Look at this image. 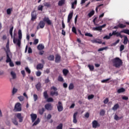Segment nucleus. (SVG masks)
I'll return each mask as SVG.
<instances>
[{"label": "nucleus", "instance_id": "obj_1", "mask_svg": "<svg viewBox=\"0 0 129 129\" xmlns=\"http://www.w3.org/2000/svg\"><path fill=\"white\" fill-rule=\"evenodd\" d=\"M16 34L14 33V36H15ZM23 35L22 34V30H19L18 31V39H17L15 36L13 37V43L14 44H17L18 47H21V41L22 40V38Z\"/></svg>", "mask_w": 129, "mask_h": 129}, {"label": "nucleus", "instance_id": "obj_2", "mask_svg": "<svg viewBox=\"0 0 129 129\" xmlns=\"http://www.w3.org/2000/svg\"><path fill=\"white\" fill-rule=\"evenodd\" d=\"M113 66L116 68H119L122 65V60L119 57H116L112 60Z\"/></svg>", "mask_w": 129, "mask_h": 129}, {"label": "nucleus", "instance_id": "obj_3", "mask_svg": "<svg viewBox=\"0 0 129 129\" xmlns=\"http://www.w3.org/2000/svg\"><path fill=\"white\" fill-rule=\"evenodd\" d=\"M121 33H123L124 34H127V35H129V30L124 29L123 30H121L120 32L114 31L113 32V35H114V36H116V37H119V36H120V34H121Z\"/></svg>", "mask_w": 129, "mask_h": 129}, {"label": "nucleus", "instance_id": "obj_4", "mask_svg": "<svg viewBox=\"0 0 129 129\" xmlns=\"http://www.w3.org/2000/svg\"><path fill=\"white\" fill-rule=\"evenodd\" d=\"M51 90H53V91L50 92V95L51 96H54L55 95V96H58V92L57 91V88L55 87L54 86H52L51 88Z\"/></svg>", "mask_w": 129, "mask_h": 129}, {"label": "nucleus", "instance_id": "obj_5", "mask_svg": "<svg viewBox=\"0 0 129 129\" xmlns=\"http://www.w3.org/2000/svg\"><path fill=\"white\" fill-rule=\"evenodd\" d=\"M10 56H12V55H8L7 54L6 62L7 63L10 62V66L11 67H14L15 64H14V63L12 61V59H11Z\"/></svg>", "mask_w": 129, "mask_h": 129}, {"label": "nucleus", "instance_id": "obj_6", "mask_svg": "<svg viewBox=\"0 0 129 129\" xmlns=\"http://www.w3.org/2000/svg\"><path fill=\"white\" fill-rule=\"evenodd\" d=\"M57 108L59 112L63 111V104H62V102H61V101H58V105L57 106Z\"/></svg>", "mask_w": 129, "mask_h": 129}, {"label": "nucleus", "instance_id": "obj_7", "mask_svg": "<svg viewBox=\"0 0 129 129\" xmlns=\"http://www.w3.org/2000/svg\"><path fill=\"white\" fill-rule=\"evenodd\" d=\"M92 124L93 128H96V127H99V126H100V124H99L96 120H93Z\"/></svg>", "mask_w": 129, "mask_h": 129}, {"label": "nucleus", "instance_id": "obj_8", "mask_svg": "<svg viewBox=\"0 0 129 129\" xmlns=\"http://www.w3.org/2000/svg\"><path fill=\"white\" fill-rule=\"evenodd\" d=\"M14 109L16 111H21L22 107L21 106V103H17L15 106Z\"/></svg>", "mask_w": 129, "mask_h": 129}, {"label": "nucleus", "instance_id": "obj_9", "mask_svg": "<svg viewBox=\"0 0 129 129\" xmlns=\"http://www.w3.org/2000/svg\"><path fill=\"white\" fill-rule=\"evenodd\" d=\"M16 116L19 119V122H23V119H24V117L22 116V114L21 113H18L16 114Z\"/></svg>", "mask_w": 129, "mask_h": 129}, {"label": "nucleus", "instance_id": "obj_10", "mask_svg": "<svg viewBox=\"0 0 129 129\" xmlns=\"http://www.w3.org/2000/svg\"><path fill=\"white\" fill-rule=\"evenodd\" d=\"M44 107L47 110H52V109H53V107L52 106V104H51V103L46 104Z\"/></svg>", "mask_w": 129, "mask_h": 129}, {"label": "nucleus", "instance_id": "obj_11", "mask_svg": "<svg viewBox=\"0 0 129 129\" xmlns=\"http://www.w3.org/2000/svg\"><path fill=\"white\" fill-rule=\"evenodd\" d=\"M55 63H60L61 62V55L58 54L55 55Z\"/></svg>", "mask_w": 129, "mask_h": 129}, {"label": "nucleus", "instance_id": "obj_12", "mask_svg": "<svg viewBox=\"0 0 129 129\" xmlns=\"http://www.w3.org/2000/svg\"><path fill=\"white\" fill-rule=\"evenodd\" d=\"M37 19V13L35 11H33L31 13V21L33 22Z\"/></svg>", "mask_w": 129, "mask_h": 129}, {"label": "nucleus", "instance_id": "obj_13", "mask_svg": "<svg viewBox=\"0 0 129 129\" xmlns=\"http://www.w3.org/2000/svg\"><path fill=\"white\" fill-rule=\"evenodd\" d=\"M7 50H6V53L7 56H12V53H11V50H10V45H6Z\"/></svg>", "mask_w": 129, "mask_h": 129}, {"label": "nucleus", "instance_id": "obj_14", "mask_svg": "<svg viewBox=\"0 0 129 129\" xmlns=\"http://www.w3.org/2000/svg\"><path fill=\"white\" fill-rule=\"evenodd\" d=\"M77 114H78V112H76L74 113L73 115V122L74 123H77V119L76 118V117L77 116Z\"/></svg>", "mask_w": 129, "mask_h": 129}, {"label": "nucleus", "instance_id": "obj_15", "mask_svg": "<svg viewBox=\"0 0 129 129\" xmlns=\"http://www.w3.org/2000/svg\"><path fill=\"white\" fill-rule=\"evenodd\" d=\"M31 117L32 122H34L37 119V114L32 113L30 115Z\"/></svg>", "mask_w": 129, "mask_h": 129}, {"label": "nucleus", "instance_id": "obj_16", "mask_svg": "<svg viewBox=\"0 0 129 129\" xmlns=\"http://www.w3.org/2000/svg\"><path fill=\"white\" fill-rule=\"evenodd\" d=\"M45 111L46 110L45 109V108L42 107V108L38 109V112L40 115H43V114H44V112H45Z\"/></svg>", "mask_w": 129, "mask_h": 129}, {"label": "nucleus", "instance_id": "obj_17", "mask_svg": "<svg viewBox=\"0 0 129 129\" xmlns=\"http://www.w3.org/2000/svg\"><path fill=\"white\" fill-rule=\"evenodd\" d=\"M43 22H46L47 24L48 25H52V22H51V20L49 19V18L48 17H44L43 19Z\"/></svg>", "mask_w": 129, "mask_h": 129}, {"label": "nucleus", "instance_id": "obj_18", "mask_svg": "<svg viewBox=\"0 0 129 129\" xmlns=\"http://www.w3.org/2000/svg\"><path fill=\"white\" fill-rule=\"evenodd\" d=\"M35 87L37 91H40L41 90V88H42V84L41 83H38L35 85Z\"/></svg>", "mask_w": 129, "mask_h": 129}, {"label": "nucleus", "instance_id": "obj_19", "mask_svg": "<svg viewBox=\"0 0 129 129\" xmlns=\"http://www.w3.org/2000/svg\"><path fill=\"white\" fill-rule=\"evenodd\" d=\"M73 17V12L70 13L68 16V23H70V21Z\"/></svg>", "mask_w": 129, "mask_h": 129}, {"label": "nucleus", "instance_id": "obj_20", "mask_svg": "<svg viewBox=\"0 0 129 129\" xmlns=\"http://www.w3.org/2000/svg\"><path fill=\"white\" fill-rule=\"evenodd\" d=\"M92 43H98V44H101L102 43V42L99 40V39H93L91 40Z\"/></svg>", "mask_w": 129, "mask_h": 129}, {"label": "nucleus", "instance_id": "obj_21", "mask_svg": "<svg viewBox=\"0 0 129 129\" xmlns=\"http://www.w3.org/2000/svg\"><path fill=\"white\" fill-rule=\"evenodd\" d=\"M54 59H55V56L53 54H50L47 56V59L49 61H54Z\"/></svg>", "mask_w": 129, "mask_h": 129}, {"label": "nucleus", "instance_id": "obj_22", "mask_svg": "<svg viewBox=\"0 0 129 129\" xmlns=\"http://www.w3.org/2000/svg\"><path fill=\"white\" fill-rule=\"evenodd\" d=\"M38 26H39V28H40V29H43L44 27H45V22L43 21H41L39 22Z\"/></svg>", "mask_w": 129, "mask_h": 129}, {"label": "nucleus", "instance_id": "obj_23", "mask_svg": "<svg viewBox=\"0 0 129 129\" xmlns=\"http://www.w3.org/2000/svg\"><path fill=\"white\" fill-rule=\"evenodd\" d=\"M66 2V0H60L58 3V6H59V7H62L63 5H65Z\"/></svg>", "mask_w": 129, "mask_h": 129}, {"label": "nucleus", "instance_id": "obj_24", "mask_svg": "<svg viewBox=\"0 0 129 129\" xmlns=\"http://www.w3.org/2000/svg\"><path fill=\"white\" fill-rule=\"evenodd\" d=\"M124 40H123V44L124 45H126L127 44V42H128V38H127V36L124 35Z\"/></svg>", "mask_w": 129, "mask_h": 129}, {"label": "nucleus", "instance_id": "obj_25", "mask_svg": "<svg viewBox=\"0 0 129 129\" xmlns=\"http://www.w3.org/2000/svg\"><path fill=\"white\" fill-rule=\"evenodd\" d=\"M45 48V46L42 44H39L37 46V49L38 50H43V49Z\"/></svg>", "mask_w": 129, "mask_h": 129}, {"label": "nucleus", "instance_id": "obj_26", "mask_svg": "<svg viewBox=\"0 0 129 129\" xmlns=\"http://www.w3.org/2000/svg\"><path fill=\"white\" fill-rule=\"evenodd\" d=\"M62 73L64 76H67L68 73H69V70L64 69L62 70Z\"/></svg>", "mask_w": 129, "mask_h": 129}, {"label": "nucleus", "instance_id": "obj_27", "mask_svg": "<svg viewBox=\"0 0 129 129\" xmlns=\"http://www.w3.org/2000/svg\"><path fill=\"white\" fill-rule=\"evenodd\" d=\"M11 75L13 79H16V78H17V74H16V73H15V72L12 71L11 72Z\"/></svg>", "mask_w": 129, "mask_h": 129}, {"label": "nucleus", "instance_id": "obj_28", "mask_svg": "<svg viewBox=\"0 0 129 129\" xmlns=\"http://www.w3.org/2000/svg\"><path fill=\"white\" fill-rule=\"evenodd\" d=\"M36 68L37 70L43 69V68H44V65L42 63H39L37 65Z\"/></svg>", "mask_w": 129, "mask_h": 129}, {"label": "nucleus", "instance_id": "obj_29", "mask_svg": "<svg viewBox=\"0 0 129 129\" xmlns=\"http://www.w3.org/2000/svg\"><path fill=\"white\" fill-rule=\"evenodd\" d=\"M119 108V105L118 104H116L112 107V109L113 110H117Z\"/></svg>", "mask_w": 129, "mask_h": 129}, {"label": "nucleus", "instance_id": "obj_30", "mask_svg": "<svg viewBox=\"0 0 129 129\" xmlns=\"http://www.w3.org/2000/svg\"><path fill=\"white\" fill-rule=\"evenodd\" d=\"M39 122H40V118H38L36 121H34V123L33 124L32 126L37 125V124H39Z\"/></svg>", "mask_w": 129, "mask_h": 129}, {"label": "nucleus", "instance_id": "obj_31", "mask_svg": "<svg viewBox=\"0 0 129 129\" xmlns=\"http://www.w3.org/2000/svg\"><path fill=\"white\" fill-rule=\"evenodd\" d=\"M125 91V89L123 88H121L117 90V92L118 93H122V92H124Z\"/></svg>", "mask_w": 129, "mask_h": 129}, {"label": "nucleus", "instance_id": "obj_32", "mask_svg": "<svg viewBox=\"0 0 129 129\" xmlns=\"http://www.w3.org/2000/svg\"><path fill=\"white\" fill-rule=\"evenodd\" d=\"M94 14H95V12L94 11V10H92L88 14V16L89 18H91V17H92V16H93Z\"/></svg>", "mask_w": 129, "mask_h": 129}, {"label": "nucleus", "instance_id": "obj_33", "mask_svg": "<svg viewBox=\"0 0 129 129\" xmlns=\"http://www.w3.org/2000/svg\"><path fill=\"white\" fill-rule=\"evenodd\" d=\"M77 5V0H75L74 2H73L72 4V9L74 10L75 9V7L74 6H76Z\"/></svg>", "mask_w": 129, "mask_h": 129}, {"label": "nucleus", "instance_id": "obj_34", "mask_svg": "<svg viewBox=\"0 0 129 129\" xmlns=\"http://www.w3.org/2000/svg\"><path fill=\"white\" fill-rule=\"evenodd\" d=\"M43 96L45 98V99H47L49 97V96L48 95V93L47 92V91H45L43 93Z\"/></svg>", "mask_w": 129, "mask_h": 129}, {"label": "nucleus", "instance_id": "obj_35", "mask_svg": "<svg viewBox=\"0 0 129 129\" xmlns=\"http://www.w3.org/2000/svg\"><path fill=\"white\" fill-rule=\"evenodd\" d=\"M88 67L91 71H93L94 70V66L93 65L88 64Z\"/></svg>", "mask_w": 129, "mask_h": 129}, {"label": "nucleus", "instance_id": "obj_36", "mask_svg": "<svg viewBox=\"0 0 129 129\" xmlns=\"http://www.w3.org/2000/svg\"><path fill=\"white\" fill-rule=\"evenodd\" d=\"M93 31H101V29L100 28V26H98L96 27L93 28Z\"/></svg>", "mask_w": 129, "mask_h": 129}, {"label": "nucleus", "instance_id": "obj_37", "mask_svg": "<svg viewBox=\"0 0 129 129\" xmlns=\"http://www.w3.org/2000/svg\"><path fill=\"white\" fill-rule=\"evenodd\" d=\"M43 5L44 7H47V8H50V7H51V4H50V3L45 2L43 3Z\"/></svg>", "mask_w": 129, "mask_h": 129}, {"label": "nucleus", "instance_id": "obj_38", "mask_svg": "<svg viewBox=\"0 0 129 129\" xmlns=\"http://www.w3.org/2000/svg\"><path fill=\"white\" fill-rule=\"evenodd\" d=\"M74 85L73 83H71L69 87V90H72V89H74Z\"/></svg>", "mask_w": 129, "mask_h": 129}, {"label": "nucleus", "instance_id": "obj_39", "mask_svg": "<svg viewBox=\"0 0 129 129\" xmlns=\"http://www.w3.org/2000/svg\"><path fill=\"white\" fill-rule=\"evenodd\" d=\"M120 40L117 39L115 42L113 43L111 45V46H116L118 43H119V41Z\"/></svg>", "mask_w": 129, "mask_h": 129}, {"label": "nucleus", "instance_id": "obj_40", "mask_svg": "<svg viewBox=\"0 0 129 129\" xmlns=\"http://www.w3.org/2000/svg\"><path fill=\"white\" fill-rule=\"evenodd\" d=\"M72 31L73 33H74V34H75L76 35H77V31L76 30V28H75V27L74 26L72 27Z\"/></svg>", "mask_w": 129, "mask_h": 129}, {"label": "nucleus", "instance_id": "obj_41", "mask_svg": "<svg viewBox=\"0 0 129 129\" xmlns=\"http://www.w3.org/2000/svg\"><path fill=\"white\" fill-rule=\"evenodd\" d=\"M12 122L15 125H18V124H19V123H18V121H17V119H13Z\"/></svg>", "mask_w": 129, "mask_h": 129}, {"label": "nucleus", "instance_id": "obj_42", "mask_svg": "<svg viewBox=\"0 0 129 129\" xmlns=\"http://www.w3.org/2000/svg\"><path fill=\"white\" fill-rule=\"evenodd\" d=\"M12 11H13V9L9 8L7 10V13L8 15H11L12 13Z\"/></svg>", "mask_w": 129, "mask_h": 129}, {"label": "nucleus", "instance_id": "obj_43", "mask_svg": "<svg viewBox=\"0 0 129 129\" xmlns=\"http://www.w3.org/2000/svg\"><path fill=\"white\" fill-rule=\"evenodd\" d=\"M58 81H59L60 82H63L64 81L63 77H62L60 76H59L58 77Z\"/></svg>", "mask_w": 129, "mask_h": 129}, {"label": "nucleus", "instance_id": "obj_44", "mask_svg": "<svg viewBox=\"0 0 129 129\" xmlns=\"http://www.w3.org/2000/svg\"><path fill=\"white\" fill-rule=\"evenodd\" d=\"M46 101L47 102H53L54 101V99L52 98H48L46 99Z\"/></svg>", "mask_w": 129, "mask_h": 129}, {"label": "nucleus", "instance_id": "obj_45", "mask_svg": "<svg viewBox=\"0 0 129 129\" xmlns=\"http://www.w3.org/2000/svg\"><path fill=\"white\" fill-rule=\"evenodd\" d=\"M118 27H119V28H120L121 29H123V28H125L126 27V25H123L122 24H119Z\"/></svg>", "mask_w": 129, "mask_h": 129}, {"label": "nucleus", "instance_id": "obj_46", "mask_svg": "<svg viewBox=\"0 0 129 129\" xmlns=\"http://www.w3.org/2000/svg\"><path fill=\"white\" fill-rule=\"evenodd\" d=\"M56 129H63V124L60 123L57 126H56Z\"/></svg>", "mask_w": 129, "mask_h": 129}, {"label": "nucleus", "instance_id": "obj_47", "mask_svg": "<svg viewBox=\"0 0 129 129\" xmlns=\"http://www.w3.org/2000/svg\"><path fill=\"white\" fill-rule=\"evenodd\" d=\"M85 36L87 37H90L91 38L93 37V35L91 34L90 33H86L85 34Z\"/></svg>", "mask_w": 129, "mask_h": 129}, {"label": "nucleus", "instance_id": "obj_48", "mask_svg": "<svg viewBox=\"0 0 129 129\" xmlns=\"http://www.w3.org/2000/svg\"><path fill=\"white\" fill-rule=\"evenodd\" d=\"M44 8V6L43 5H40L38 6V10L41 11V12L43 11V8Z\"/></svg>", "mask_w": 129, "mask_h": 129}, {"label": "nucleus", "instance_id": "obj_49", "mask_svg": "<svg viewBox=\"0 0 129 129\" xmlns=\"http://www.w3.org/2000/svg\"><path fill=\"white\" fill-rule=\"evenodd\" d=\"M100 114L102 116L104 115L105 114V111L103 109L101 110L100 112Z\"/></svg>", "mask_w": 129, "mask_h": 129}, {"label": "nucleus", "instance_id": "obj_50", "mask_svg": "<svg viewBox=\"0 0 129 129\" xmlns=\"http://www.w3.org/2000/svg\"><path fill=\"white\" fill-rule=\"evenodd\" d=\"M17 92H18V89H17L15 88H14L12 91L13 94H16V93H17Z\"/></svg>", "mask_w": 129, "mask_h": 129}, {"label": "nucleus", "instance_id": "obj_51", "mask_svg": "<svg viewBox=\"0 0 129 129\" xmlns=\"http://www.w3.org/2000/svg\"><path fill=\"white\" fill-rule=\"evenodd\" d=\"M25 70L26 72H27V73H28L29 74H31V70L29 69L28 67L25 68Z\"/></svg>", "mask_w": 129, "mask_h": 129}, {"label": "nucleus", "instance_id": "obj_52", "mask_svg": "<svg viewBox=\"0 0 129 129\" xmlns=\"http://www.w3.org/2000/svg\"><path fill=\"white\" fill-rule=\"evenodd\" d=\"M124 49V45L123 44H122L120 46V51L121 52L122 51H123Z\"/></svg>", "mask_w": 129, "mask_h": 129}, {"label": "nucleus", "instance_id": "obj_53", "mask_svg": "<svg viewBox=\"0 0 129 129\" xmlns=\"http://www.w3.org/2000/svg\"><path fill=\"white\" fill-rule=\"evenodd\" d=\"M33 98L34 101H36V100H38V95L37 94H34L33 95Z\"/></svg>", "mask_w": 129, "mask_h": 129}, {"label": "nucleus", "instance_id": "obj_54", "mask_svg": "<svg viewBox=\"0 0 129 129\" xmlns=\"http://www.w3.org/2000/svg\"><path fill=\"white\" fill-rule=\"evenodd\" d=\"M107 49V47H103V48H99L98 51V52H101V51H103L104 50H106Z\"/></svg>", "mask_w": 129, "mask_h": 129}, {"label": "nucleus", "instance_id": "obj_55", "mask_svg": "<svg viewBox=\"0 0 129 129\" xmlns=\"http://www.w3.org/2000/svg\"><path fill=\"white\" fill-rule=\"evenodd\" d=\"M18 99H19L20 101H23L24 99V96H20L18 97Z\"/></svg>", "mask_w": 129, "mask_h": 129}, {"label": "nucleus", "instance_id": "obj_56", "mask_svg": "<svg viewBox=\"0 0 129 129\" xmlns=\"http://www.w3.org/2000/svg\"><path fill=\"white\" fill-rule=\"evenodd\" d=\"M38 43H39V39H35L33 42L34 45H37V44H38Z\"/></svg>", "mask_w": 129, "mask_h": 129}, {"label": "nucleus", "instance_id": "obj_57", "mask_svg": "<svg viewBox=\"0 0 129 129\" xmlns=\"http://www.w3.org/2000/svg\"><path fill=\"white\" fill-rule=\"evenodd\" d=\"M42 74V73L40 71H38L36 72V76H37L38 77L41 76Z\"/></svg>", "mask_w": 129, "mask_h": 129}, {"label": "nucleus", "instance_id": "obj_58", "mask_svg": "<svg viewBox=\"0 0 129 129\" xmlns=\"http://www.w3.org/2000/svg\"><path fill=\"white\" fill-rule=\"evenodd\" d=\"M114 119L115 120H119V117H118V116L117 114H115Z\"/></svg>", "mask_w": 129, "mask_h": 129}, {"label": "nucleus", "instance_id": "obj_59", "mask_svg": "<svg viewBox=\"0 0 129 129\" xmlns=\"http://www.w3.org/2000/svg\"><path fill=\"white\" fill-rule=\"evenodd\" d=\"M110 79H107L106 80H102L101 82L102 83H106V82H107V81H109Z\"/></svg>", "mask_w": 129, "mask_h": 129}, {"label": "nucleus", "instance_id": "obj_60", "mask_svg": "<svg viewBox=\"0 0 129 129\" xmlns=\"http://www.w3.org/2000/svg\"><path fill=\"white\" fill-rule=\"evenodd\" d=\"M14 30V26H12V28L10 29V35H12L13 34V31Z\"/></svg>", "mask_w": 129, "mask_h": 129}, {"label": "nucleus", "instance_id": "obj_61", "mask_svg": "<svg viewBox=\"0 0 129 129\" xmlns=\"http://www.w3.org/2000/svg\"><path fill=\"white\" fill-rule=\"evenodd\" d=\"M94 97V95H90L88 96V99H92Z\"/></svg>", "mask_w": 129, "mask_h": 129}, {"label": "nucleus", "instance_id": "obj_62", "mask_svg": "<svg viewBox=\"0 0 129 129\" xmlns=\"http://www.w3.org/2000/svg\"><path fill=\"white\" fill-rule=\"evenodd\" d=\"M85 117H86V118H88L89 117V112H87L85 114Z\"/></svg>", "mask_w": 129, "mask_h": 129}, {"label": "nucleus", "instance_id": "obj_63", "mask_svg": "<svg viewBox=\"0 0 129 129\" xmlns=\"http://www.w3.org/2000/svg\"><path fill=\"white\" fill-rule=\"evenodd\" d=\"M108 101H109L108 98H107L105 100H104L103 102L105 104H107Z\"/></svg>", "mask_w": 129, "mask_h": 129}, {"label": "nucleus", "instance_id": "obj_64", "mask_svg": "<svg viewBox=\"0 0 129 129\" xmlns=\"http://www.w3.org/2000/svg\"><path fill=\"white\" fill-rule=\"evenodd\" d=\"M29 54H31V53H33V50H32V48L31 47L28 48V51Z\"/></svg>", "mask_w": 129, "mask_h": 129}]
</instances>
